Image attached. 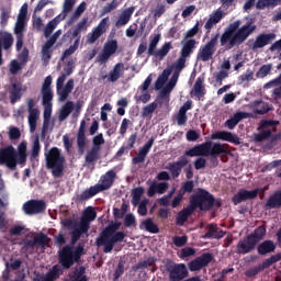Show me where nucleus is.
Segmentation results:
<instances>
[{
	"mask_svg": "<svg viewBox=\"0 0 281 281\" xmlns=\"http://www.w3.org/2000/svg\"><path fill=\"white\" fill-rule=\"evenodd\" d=\"M122 223L115 222L105 226L95 239L97 247H103V254H111L117 243H124L126 233L119 231Z\"/></svg>",
	"mask_w": 281,
	"mask_h": 281,
	"instance_id": "obj_1",
	"label": "nucleus"
},
{
	"mask_svg": "<svg viewBox=\"0 0 281 281\" xmlns=\"http://www.w3.org/2000/svg\"><path fill=\"white\" fill-rule=\"evenodd\" d=\"M184 155H187V157H211V164L216 168V166H218V157H221V155H232V151L225 148V145L221 143L206 140L186 150Z\"/></svg>",
	"mask_w": 281,
	"mask_h": 281,
	"instance_id": "obj_2",
	"label": "nucleus"
},
{
	"mask_svg": "<svg viewBox=\"0 0 281 281\" xmlns=\"http://www.w3.org/2000/svg\"><path fill=\"white\" fill-rule=\"evenodd\" d=\"M27 164V144L21 143L18 151L12 145L0 148V166H5L9 170H16V166Z\"/></svg>",
	"mask_w": 281,
	"mask_h": 281,
	"instance_id": "obj_3",
	"label": "nucleus"
},
{
	"mask_svg": "<svg viewBox=\"0 0 281 281\" xmlns=\"http://www.w3.org/2000/svg\"><path fill=\"white\" fill-rule=\"evenodd\" d=\"M252 32H256V25L251 23L243 25L236 31V33H232V31H224L220 37L221 47H225V49H234V47L243 45V43L247 41L248 36H251Z\"/></svg>",
	"mask_w": 281,
	"mask_h": 281,
	"instance_id": "obj_4",
	"label": "nucleus"
},
{
	"mask_svg": "<svg viewBox=\"0 0 281 281\" xmlns=\"http://www.w3.org/2000/svg\"><path fill=\"white\" fill-rule=\"evenodd\" d=\"M189 204L194 211L210 212L212 207H222L223 200L214 198V194L205 189L199 188L194 194L190 196Z\"/></svg>",
	"mask_w": 281,
	"mask_h": 281,
	"instance_id": "obj_5",
	"label": "nucleus"
},
{
	"mask_svg": "<svg viewBox=\"0 0 281 281\" xmlns=\"http://www.w3.org/2000/svg\"><path fill=\"white\" fill-rule=\"evenodd\" d=\"M116 177L117 173H115V170L111 169L106 171L100 177V183H97L89 189L82 191V193L77 194L76 201L82 203L83 201H89V199H93V196H95V194H100V192L111 190V188H113V183H115Z\"/></svg>",
	"mask_w": 281,
	"mask_h": 281,
	"instance_id": "obj_6",
	"label": "nucleus"
},
{
	"mask_svg": "<svg viewBox=\"0 0 281 281\" xmlns=\"http://www.w3.org/2000/svg\"><path fill=\"white\" fill-rule=\"evenodd\" d=\"M159 41H161V35L156 34L154 37H150L148 45L146 44V42H142L136 50L137 56H142V54H144L147 49V56H154V58H158V60H164L165 56H168L170 49H172V42H166L157 50V45H159Z\"/></svg>",
	"mask_w": 281,
	"mask_h": 281,
	"instance_id": "obj_7",
	"label": "nucleus"
},
{
	"mask_svg": "<svg viewBox=\"0 0 281 281\" xmlns=\"http://www.w3.org/2000/svg\"><path fill=\"white\" fill-rule=\"evenodd\" d=\"M47 170H50L55 179H60L65 175V164L67 160L58 147H53L45 153Z\"/></svg>",
	"mask_w": 281,
	"mask_h": 281,
	"instance_id": "obj_8",
	"label": "nucleus"
},
{
	"mask_svg": "<svg viewBox=\"0 0 281 281\" xmlns=\"http://www.w3.org/2000/svg\"><path fill=\"white\" fill-rule=\"evenodd\" d=\"M85 254V246L74 247L71 245L64 246L58 251L59 265L63 269H69L74 265H78Z\"/></svg>",
	"mask_w": 281,
	"mask_h": 281,
	"instance_id": "obj_9",
	"label": "nucleus"
},
{
	"mask_svg": "<svg viewBox=\"0 0 281 281\" xmlns=\"http://www.w3.org/2000/svg\"><path fill=\"white\" fill-rule=\"evenodd\" d=\"M164 268L169 273V281H182L189 276L186 263H175L172 259H166L164 261Z\"/></svg>",
	"mask_w": 281,
	"mask_h": 281,
	"instance_id": "obj_10",
	"label": "nucleus"
},
{
	"mask_svg": "<svg viewBox=\"0 0 281 281\" xmlns=\"http://www.w3.org/2000/svg\"><path fill=\"white\" fill-rule=\"evenodd\" d=\"M49 240H52L49 238V236H47V234L41 232V233H37L33 237V239L25 238L23 240L22 249L24 251H34V247H42V249H45V247H47V245H49Z\"/></svg>",
	"mask_w": 281,
	"mask_h": 281,
	"instance_id": "obj_11",
	"label": "nucleus"
},
{
	"mask_svg": "<svg viewBox=\"0 0 281 281\" xmlns=\"http://www.w3.org/2000/svg\"><path fill=\"white\" fill-rule=\"evenodd\" d=\"M216 43H218V34L213 36L204 46L199 49L198 60H202V63L212 60L214 53L216 52Z\"/></svg>",
	"mask_w": 281,
	"mask_h": 281,
	"instance_id": "obj_12",
	"label": "nucleus"
},
{
	"mask_svg": "<svg viewBox=\"0 0 281 281\" xmlns=\"http://www.w3.org/2000/svg\"><path fill=\"white\" fill-rule=\"evenodd\" d=\"M63 34V30H57L42 46V60L44 63H49L52 60V56H54V45H56V41L60 38Z\"/></svg>",
	"mask_w": 281,
	"mask_h": 281,
	"instance_id": "obj_13",
	"label": "nucleus"
},
{
	"mask_svg": "<svg viewBox=\"0 0 281 281\" xmlns=\"http://www.w3.org/2000/svg\"><path fill=\"white\" fill-rule=\"evenodd\" d=\"M188 164H190V160H188V155L184 154L178 159V161L169 162L167 170H169L172 179H179L183 168H186Z\"/></svg>",
	"mask_w": 281,
	"mask_h": 281,
	"instance_id": "obj_14",
	"label": "nucleus"
},
{
	"mask_svg": "<svg viewBox=\"0 0 281 281\" xmlns=\"http://www.w3.org/2000/svg\"><path fill=\"white\" fill-rule=\"evenodd\" d=\"M25 214H43L47 210V204L43 200H30L23 204Z\"/></svg>",
	"mask_w": 281,
	"mask_h": 281,
	"instance_id": "obj_15",
	"label": "nucleus"
},
{
	"mask_svg": "<svg viewBox=\"0 0 281 281\" xmlns=\"http://www.w3.org/2000/svg\"><path fill=\"white\" fill-rule=\"evenodd\" d=\"M34 106H36V102L34 101V99H29L27 111H29V125H30L31 133H36V124L41 115V112L38 111V109Z\"/></svg>",
	"mask_w": 281,
	"mask_h": 281,
	"instance_id": "obj_16",
	"label": "nucleus"
},
{
	"mask_svg": "<svg viewBox=\"0 0 281 281\" xmlns=\"http://www.w3.org/2000/svg\"><path fill=\"white\" fill-rule=\"evenodd\" d=\"M117 52V40H109L104 46L102 53L99 55L98 60L101 65L109 61V58Z\"/></svg>",
	"mask_w": 281,
	"mask_h": 281,
	"instance_id": "obj_17",
	"label": "nucleus"
},
{
	"mask_svg": "<svg viewBox=\"0 0 281 281\" xmlns=\"http://www.w3.org/2000/svg\"><path fill=\"white\" fill-rule=\"evenodd\" d=\"M87 121L82 120L77 132V147L79 155H85L87 150Z\"/></svg>",
	"mask_w": 281,
	"mask_h": 281,
	"instance_id": "obj_18",
	"label": "nucleus"
},
{
	"mask_svg": "<svg viewBox=\"0 0 281 281\" xmlns=\"http://www.w3.org/2000/svg\"><path fill=\"white\" fill-rule=\"evenodd\" d=\"M106 30H109V16L103 18L92 32L88 34V43H95L102 34H105Z\"/></svg>",
	"mask_w": 281,
	"mask_h": 281,
	"instance_id": "obj_19",
	"label": "nucleus"
},
{
	"mask_svg": "<svg viewBox=\"0 0 281 281\" xmlns=\"http://www.w3.org/2000/svg\"><path fill=\"white\" fill-rule=\"evenodd\" d=\"M257 245L258 244L247 235L237 243V254H239V256H247V254H251V251L256 249Z\"/></svg>",
	"mask_w": 281,
	"mask_h": 281,
	"instance_id": "obj_20",
	"label": "nucleus"
},
{
	"mask_svg": "<svg viewBox=\"0 0 281 281\" xmlns=\"http://www.w3.org/2000/svg\"><path fill=\"white\" fill-rule=\"evenodd\" d=\"M12 45H14V37L11 33L0 31V67L3 65V49L8 52Z\"/></svg>",
	"mask_w": 281,
	"mask_h": 281,
	"instance_id": "obj_21",
	"label": "nucleus"
},
{
	"mask_svg": "<svg viewBox=\"0 0 281 281\" xmlns=\"http://www.w3.org/2000/svg\"><path fill=\"white\" fill-rule=\"evenodd\" d=\"M260 190L261 189H255L252 191H249L243 189L233 196L232 202L234 203V205H239V203H243L245 201L257 199Z\"/></svg>",
	"mask_w": 281,
	"mask_h": 281,
	"instance_id": "obj_22",
	"label": "nucleus"
},
{
	"mask_svg": "<svg viewBox=\"0 0 281 281\" xmlns=\"http://www.w3.org/2000/svg\"><path fill=\"white\" fill-rule=\"evenodd\" d=\"M273 41H276V33H261L256 37L251 49H262V47H267V45H270Z\"/></svg>",
	"mask_w": 281,
	"mask_h": 281,
	"instance_id": "obj_23",
	"label": "nucleus"
},
{
	"mask_svg": "<svg viewBox=\"0 0 281 281\" xmlns=\"http://www.w3.org/2000/svg\"><path fill=\"white\" fill-rule=\"evenodd\" d=\"M153 144H155V138L150 137L146 144L138 150V154L132 159V164H144L146 161V157H148V154L150 153V149L153 148Z\"/></svg>",
	"mask_w": 281,
	"mask_h": 281,
	"instance_id": "obj_24",
	"label": "nucleus"
},
{
	"mask_svg": "<svg viewBox=\"0 0 281 281\" xmlns=\"http://www.w3.org/2000/svg\"><path fill=\"white\" fill-rule=\"evenodd\" d=\"M124 63H117L112 70H110L108 76H103L104 78H108V82H117V80L124 76Z\"/></svg>",
	"mask_w": 281,
	"mask_h": 281,
	"instance_id": "obj_25",
	"label": "nucleus"
},
{
	"mask_svg": "<svg viewBox=\"0 0 281 281\" xmlns=\"http://www.w3.org/2000/svg\"><path fill=\"white\" fill-rule=\"evenodd\" d=\"M211 139H222V142H229L231 144H240L238 136L232 134V132L220 131L211 135Z\"/></svg>",
	"mask_w": 281,
	"mask_h": 281,
	"instance_id": "obj_26",
	"label": "nucleus"
},
{
	"mask_svg": "<svg viewBox=\"0 0 281 281\" xmlns=\"http://www.w3.org/2000/svg\"><path fill=\"white\" fill-rule=\"evenodd\" d=\"M222 20H223V11L221 9H217L215 12H213L210 15L209 20L204 25V29L206 30V34H210L212 32V27L221 23Z\"/></svg>",
	"mask_w": 281,
	"mask_h": 281,
	"instance_id": "obj_27",
	"label": "nucleus"
},
{
	"mask_svg": "<svg viewBox=\"0 0 281 281\" xmlns=\"http://www.w3.org/2000/svg\"><path fill=\"white\" fill-rule=\"evenodd\" d=\"M182 48L180 50V56L183 58L190 57L191 54L196 49V40L190 38L181 42Z\"/></svg>",
	"mask_w": 281,
	"mask_h": 281,
	"instance_id": "obj_28",
	"label": "nucleus"
},
{
	"mask_svg": "<svg viewBox=\"0 0 281 281\" xmlns=\"http://www.w3.org/2000/svg\"><path fill=\"white\" fill-rule=\"evenodd\" d=\"M194 209L189 204L186 209L182 211L178 212L177 217H176V225H179V227H183L186 225V222L192 214H194Z\"/></svg>",
	"mask_w": 281,
	"mask_h": 281,
	"instance_id": "obj_29",
	"label": "nucleus"
},
{
	"mask_svg": "<svg viewBox=\"0 0 281 281\" xmlns=\"http://www.w3.org/2000/svg\"><path fill=\"white\" fill-rule=\"evenodd\" d=\"M276 251V243L271 239H267L258 244L257 252L259 256H267V254H273Z\"/></svg>",
	"mask_w": 281,
	"mask_h": 281,
	"instance_id": "obj_30",
	"label": "nucleus"
},
{
	"mask_svg": "<svg viewBox=\"0 0 281 281\" xmlns=\"http://www.w3.org/2000/svg\"><path fill=\"white\" fill-rule=\"evenodd\" d=\"M249 117L248 112H236L231 119L225 122V126L229 128V131H234L236 125L241 122V120H247Z\"/></svg>",
	"mask_w": 281,
	"mask_h": 281,
	"instance_id": "obj_31",
	"label": "nucleus"
},
{
	"mask_svg": "<svg viewBox=\"0 0 281 281\" xmlns=\"http://www.w3.org/2000/svg\"><path fill=\"white\" fill-rule=\"evenodd\" d=\"M23 85L15 82L12 83L11 90H10V102L11 104H16L21 98H23Z\"/></svg>",
	"mask_w": 281,
	"mask_h": 281,
	"instance_id": "obj_32",
	"label": "nucleus"
},
{
	"mask_svg": "<svg viewBox=\"0 0 281 281\" xmlns=\"http://www.w3.org/2000/svg\"><path fill=\"white\" fill-rule=\"evenodd\" d=\"M64 270L59 265H55L49 271L41 278V281H56L63 276Z\"/></svg>",
	"mask_w": 281,
	"mask_h": 281,
	"instance_id": "obj_33",
	"label": "nucleus"
},
{
	"mask_svg": "<svg viewBox=\"0 0 281 281\" xmlns=\"http://www.w3.org/2000/svg\"><path fill=\"white\" fill-rule=\"evenodd\" d=\"M133 12H135V7H130L124 10L115 22V27H124V25H127L133 16Z\"/></svg>",
	"mask_w": 281,
	"mask_h": 281,
	"instance_id": "obj_34",
	"label": "nucleus"
},
{
	"mask_svg": "<svg viewBox=\"0 0 281 281\" xmlns=\"http://www.w3.org/2000/svg\"><path fill=\"white\" fill-rule=\"evenodd\" d=\"M87 23H89V18H83L76 26L71 30L70 38L74 41V38H82L80 34L87 30Z\"/></svg>",
	"mask_w": 281,
	"mask_h": 281,
	"instance_id": "obj_35",
	"label": "nucleus"
},
{
	"mask_svg": "<svg viewBox=\"0 0 281 281\" xmlns=\"http://www.w3.org/2000/svg\"><path fill=\"white\" fill-rule=\"evenodd\" d=\"M99 159H100V149H95L91 147L85 156V164L86 166H95Z\"/></svg>",
	"mask_w": 281,
	"mask_h": 281,
	"instance_id": "obj_36",
	"label": "nucleus"
},
{
	"mask_svg": "<svg viewBox=\"0 0 281 281\" xmlns=\"http://www.w3.org/2000/svg\"><path fill=\"white\" fill-rule=\"evenodd\" d=\"M266 207H268V210H278L281 207V191H276L269 196L266 202Z\"/></svg>",
	"mask_w": 281,
	"mask_h": 281,
	"instance_id": "obj_37",
	"label": "nucleus"
},
{
	"mask_svg": "<svg viewBox=\"0 0 281 281\" xmlns=\"http://www.w3.org/2000/svg\"><path fill=\"white\" fill-rule=\"evenodd\" d=\"M139 229H145L149 234H159V226L150 217L139 224Z\"/></svg>",
	"mask_w": 281,
	"mask_h": 281,
	"instance_id": "obj_38",
	"label": "nucleus"
},
{
	"mask_svg": "<svg viewBox=\"0 0 281 281\" xmlns=\"http://www.w3.org/2000/svg\"><path fill=\"white\" fill-rule=\"evenodd\" d=\"M223 236H225V232L218 228L216 224H211L203 238H215L216 240H220V238H223Z\"/></svg>",
	"mask_w": 281,
	"mask_h": 281,
	"instance_id": "obj_39",
	"label": "nucleus"
},
{
	"mask_svg": "<svg viewBox=\"0 0 281 281\" xmlns=\"http://www.w3.org/2000/svg\"><path fill=\"white\" fill-rule=\"evenodd\" d=\"M257 245L267 236V226H258L251 234L248 235Z\"/></svg>",
	"mask_w": 281,
	"mask_h": 281,
	"instance_id": "obj_40",
	"label": "nucleus"
},
{
	"mask_svg": "<svg viewBox=\"0 0 281 281\" xmlns=\"http://www.w3.org/2000/svg\"><path fill=\"white\" fill-rule=\"evenodd\" d=\"M71 111H74V101H67L60 109L59 122H65V120L71 115Z\"/></svg>",
	"mask_w": 281,
	"mask_h": 281,
	"instance_id": "obj_41",
	"label": "nucleus"
},
{
	"mask_svg": "<svg viewBox=\"0 0 281 281\" xmlns=\"http://www.w3.org/2000/svg\"><path fill=\"white\" fill-rule=\"evenodd\" d=\"M60 21H63V14L57 15L56 18H54L53 20H50L44 31V36H52V32H54V30H56V27L58 26V24L60 23Z\"/></svg>",
	"mask_w": 281,
	"mask_h": 281,
	"instance_id": "obj_42",
	"label": "nucleus"
},
{
	"mask_svg": "<svg viewBox=\"0 0 281 281\" xmlns=\"http://www.w3.org/2000/svg\"><path fill=\"white\" fill-rule=\"evenodd\" d=\"M85 10H87V2L83 1L76 8L75 12L72 13V15L68 21V25H74V22L78 21V19L82 16V14L85 13Z\"/></svg>",
	"mask_w": 281,
	"mask_h": 281,
	"instance_id": "obj_43",
	"label": "nucleus"
},
{
	"mask_svg": "<svg viewBox=\"0 0 281 281\" xmlns=\"http://www.w3.org/2000/svg\"><path fill=\"white\" fill-rule=\"evenodd\" d=\"M193 94L195 98H203L205 95V86H203V79L199 77L193 86Z\"/></svg>",
	"mask_w": 281,
	"mask_h": 281,
	"instance_id": "obj_44",
	"label": "nucleus"
},
{
	"mask_svg": "<svg viewBox=\"0 0 281 281\" xmlns=\"http://www.w3.org/2000/svg\"><path fill=\"white\" fill-rule=\"evenodd\" d=\"M95 218H98V213L93 210V206H88L81 216V221H86L87 223H92Z\"/></svg>",
	"mask_w": 281,
	"mask_h": 281,
	"instance_id": "obj_45",
	"label": "nucleus"
},
{
	"mask_svg": "<svg viewBox=\"0 0 281 281\" xmlns=\"http://www.w3.org/2000/svg\"><path fill=\"white\" fill-rule=\"evenodd\" d=\"M142 196H144L143 187H137L132 190V205H134V207H137V205H139V202L142 201Z\"/></svg>",
	"mask_w": 281,
	"mask_h": 281,
	"instance_id": "obj_46",
	"label": "nucleus"
},
{
	"mask_svg": "<svg viewBox=\"0 0 281 281\" xmlns=\"http://www.w3.org/2000/svg\"><path fill=\"white\" fill-rule=\"evenodd\" d=\"M281 260V252L277 255H272L270 258L266 259L262 263H259V267L261 268V271H265V269H269L271 265H276V262H280Z\"/></svg>",
	"mask_w": 281,
	"mask_h": 281,
	"instance_id": "obj_47",
	"label": "nucleus"
},
{
	"mask_svg": "<svg viewBox=\"0 0 281 281\" xmlns=\"http://www.w3.org/2000/svg\"><path fill=\"white\" fill-rule=\"evenodd\" d=\"M25 25H27V19L23 16H18V20L14 26L15 36L23 35V32H25Z\"/></svg>",
	"mask_w": 281,
	"mask_h": 281,
	"instance_id": "obj_48",
	"label": "nucleus"
},
{
	"mask_svg": "<svg viewBox=\"0 0 281 281\" xmlns=\"http://www.w3.org/2000/svg\"><path fill=\"white\" fill-rule=\"evenodd\" d=\"M281 3V0H258L256 3L257 10H265V8H276Z\"/></svg>",
	"mask_w": 281,
	"mask_h": 281,
	"instance_id": "obj_49",
	"label": "nucleus"
},
{
	"mask_svg": "<svg viewBox=\"0 0 281 281\" xmlns=\"http://www.w3.org/2000/svg\"><path fill=\"white\" fill-rule=\"evenodd\" d=\"M254 106H259L255 110L257 115H265L271 111V108L268 103H265V101H255Z\"/></svg>",
	"mask_w": 281,
	"mask_h": 281,
	"instance_id": "obj_50",
	"label": "nucleus"
},
{
	"mask_svg": "<svg viewBox=\"0 0 281 281\" xmlns=\"http://www.w3.org/2000/svg\"><path fill=\"white\" fill-rule=\"evenodd\" d=\"M80 47V37L75 40L74 45H70L66 50H64L61 55V60H65V58H69L72 54H76V50Z\"/></svg>",
	"mask_w": 281,
	"mask_h": 281,
	"instance_id": "obj_51",
	"label": "nucleus"
},
{
	"mask_svg": "<svg viewBox=\"0 0 281 281\" xmlns=\"http://www.w3.org/2000/svg\"><path fill=\"white\" fill-rule=\"evenodd\" d=\"M273 69V64L262 65L259 70L256 72V78H267L271 70Z\"/></svg>",
	"mask_w": 281,
	"mask_h": 281,
	"instance_id": "obj_52",
	"label": "nucleus"
},
{
	"mask_svg": "<svg viewBox=\"0 0 281 281\" xmlns=\"http://www.w3.org/2000/svg\"><path fill=\"white\" fill-rule=\"evenodd\" d=\"M44 123L42 127V133L47 132V127L49 126V119L52 117V104L50 105H44Z\"/></svg>",
	"mask_w": 281,
	"mask_h": 281,
	"instance_id": "obj_53",
	"label": "nucleus"
},
{
	"mask_svg": "<svg viewBox=\"0 0 281 281\" xmlns=\"http://www.w3.org/2000/svg\"><path fill=\"white\" fill-rule=\"evenodd\" d=\"M157 111V103H149L143 108L142 117H150Z\"/></svg>",
	"mask_w": 281,
	"mask_h": 281,
	"instance_id": "obj_54",
	"label": "nucleus"
},
{
	"mask_svg": "<svg viewBox=\"0 0 281 281\" xmlns=\"http://www.w3.org/2000/svg\"><path fill=\"white\" fill-rule=\"evenodd\" d=\"M74 5H76V0H65L64 1V9L61 14V20H65L67 18V14L74 10Z\"/></svg>",
	"mask_w": 281,
	"mask_h": 281,
	"instance_id": "obj_55",
	"label": "nucleus"
},
{
	"mask_svg": "<svg viewBox=\"0 0 281 281\" xmlns=\"http://www.w3.org/2000/svg\"><path fill=\"white\" fill-rule=\"evenodd\" d=\"M42 95L43 106H49L52 104V100H54V92H52V90H42Z\"/></svg>",
	"mask_w": 281,
	"mask_h": 281,
	"instance_id": "obj_56",
	"label": "nucleus"
},
{
	"mask_svg": "<svg viewBox=\"0 0 281 281\" xmlns=\"http://www.w3.org/2000/svg\"><path fill=\"white\" fill-rule=\"evenodd\" d=\"M103 144H104V135L102 133L98 134L92 138V148L97 150H102Z\"/></svg>",
	"mask_w": 281,
	"mask_h": 281,
	"instance_id": "obj_57",
	"label": "nucleus"
},
{
	"mask_svg": "<svg viewBox=\"0 0 281 281\" xmlns=\"http://www.w3.org/2000/svg\"><path fill=\"white\" fill-rule=\"evenodd\" d=\"M193 190H194V181L188 180L183 182L179 192L186 196V193L190 194L193 192Z\"/></svg>",
	"mask_w": 281,
	"mask_h": 281,
	"instance_id": "obj_58",
	"label": "nucleus"
},
{
	"mask_svg": "<svg viewBox=\"0 0 281 281\" xmlns=\"http://www.w3.org/2000/svg\"><path fill=\"white\" fill-rule=\"evenodd\" d=\"M200 265L203 267H207L212 260H214V256L211 252H204L200 257H198Z\"/></svg>",
	"mask_w": 281,
	"mask_h": 281,
	"instance_id": "obj_59",
	"label": "nucleus"
},
{
	"mask_svg": "<svg viewBox=\"0 0 281 281\" xmlns=\"http://www.w3.org/2000/svg\"><path fill=\"white\" fill-rule=\"evenodd\" d=\"M38 155H41V140H38V137H36L33 142L31 157L32 159H36Z\"/></svg>",
	"mask_w": 281,
	"mask_h": 281,
	"instance_id": "obj_60",
	"label": "nucleus"
},
{
	"mask_svg": "<svg viewBox=\"0 0 281 281\" xmlns=\"http://www.w3.org/2000/svg\"><path fill=\"white\" fill-rule=\"evenodd\" d=\"M270 137H271V130H267L258 134H255V142L256 143L265 142V139H269Z\"/></svg>",
	"mask_w": 281,
	"mask_h": 281,
	"instance_id": "obj_61",
	"label": "nucleus"
},
{
	"mask_svg": "<svg viewBox=\"0 0 281 281\" xmlns=\"http://www.w3.org/2000/svg\"><path fill=\"white\" fill-rule=\"evenodd\" d=\"M172 243L176 247H186L188 244V236H175Z\"/></svg>",
	"mask_w": 281,
	"mask_h": 281,
	"instance_id": "obj_62",
	"label": "nucleus"
},
{
	"mask_svg": "<svg viewBox=\"0 0 281 281\" xmlns=\"http://www.w3.org/2000/svg\"><path fill=\"white\" fill-rule=\"evenodd\" d=\"M63 144L66 153L69 155V153H71V148L74 147V140L69 138V134L63 136Z\"/></svg>",
	"mask_w": 281,
	"mask_h": 281,
	"instance_id": "obj_63",
	"label": "nucleus"
},
{
	"mask_svg": "<svg viewBox=\"0 0 281 281\" xmlns=\"http://www.w3.org/2000/svg\"><path fill=\"white\" fill-rule=\"evenodd\" d=\"M199 34V22L194 24L192 29H190L186 34H184V41H190V38H194L195 35Z\"/></svg>",
	"mask_w": 281,
	"mask_h": 281,
	"instance_id": "obj_64",
	"label": "nucleus"
}]
</instances>
